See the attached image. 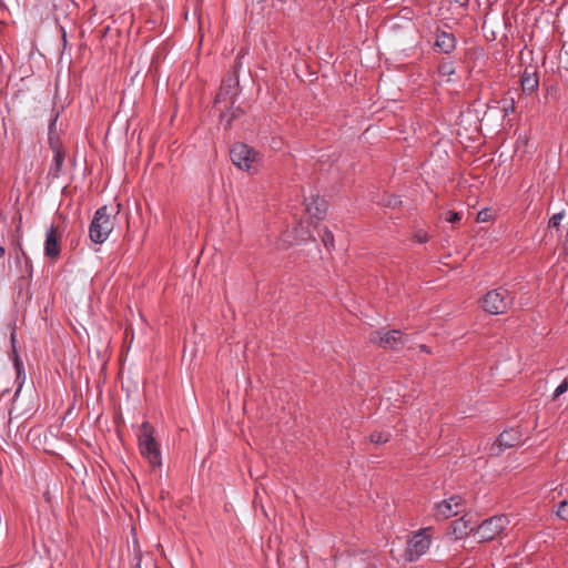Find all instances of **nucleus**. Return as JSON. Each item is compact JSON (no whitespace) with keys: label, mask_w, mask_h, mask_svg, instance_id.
I'll return each instance as SVG.
<instances>
[{"label":"nucleus","mask_w":568,"mask_h":568,"mask_svg":"<svg viewBox=\"0 0 568 568\" xmlns=\"http://www.w3.org/2000/svg\"><path fill=\"white\" fill-rule=\"evenodd\" d=\"M230 159L240 170L253 174L257 171L256 164L260 161V153L245 143L236 142L230 150Z\"/></svg>","instance_id":"f257e3e1"},{"label":"nucleus","mask_w":568,"mask_h":568,"mask_svg":"<svg viewBox=\"0 0 568 568\" xmlns=\"http://www.w3.org/2000/svg\"><path fill=\"white\" fill-rule=\"evenodd\" d=\"M153 427L150 423L144 422L141 425L139 434V447L143 457H145L150 465L155 468L161 466V453L159 444L153 436Z\"/></svg>","instance_id":"f03ea898"},{"label":"nucleus","mask_w":568,"mask_h":568,"mask_svg":"<svg viewBox=\"0 0 568 568\" xmlns=\"http://www.w3.org/2000/svg\"><path fill=\"white\" fill-rule=\"evenodd\" d=\"M113 230V223L110 220V213L108 206L103 205L99 207L91 221L89 227L90 240L95 244H102Z\"/></svg>","instance_id":"7ed1b4c3"},{"label":"nucleus","mask_w":568,"mask_h":568,"mask_svg":"<svg viewBox=\"0 0 568 568\" xmlns=\"http://www.w3.org/2000/svg\"><path fill=\"white\" fill-rule=\"evenodd\" d=\"M513 296L503 287L489 291L483 298V308L494 315L504 314L513 304Z\"/></svg>","instance_id":"20e7f679"},{"label":"nucleus","mask_w":568,"mask_h":568,"mask_svg":"<svg viewBox=\"0 0 568 568\" xmlns=\"http://www.w3.org/2000/svg\"><path fill=\"white\" fill-rule=\"evenodd\" d=\"M429 546L430 536L427 534V529L418 530L407 539L404 559L408 562L416 561L428 550Z\"/></svg>","instance_id":"39448f33"},{"label":"nucleus","mask_w":568,"mask_h":568,"mask_svg":"<svg viewBox=\"0 0 568 568\" xmlns=\"http://www.w3.org/2000/svg\"><path fill=\"white\" fill-rule=\"evenodd\" d=\"M508 518L504 515L494 516L486 520H484L477 527V535L479 536V541H489L493 540L496 536H498L507 526Z\"/></svg>","instance_id":"423d86ee"},{"label":"nucleus","mask_w":568,"mask_h":568,"mask_svg":"<svg viewBox=\"0 0 568 568\" xmlns=\"http://www.w3.org/2000/svg\"><path fill=\"white\" fill-rule=\"evenodd\" d=\"M369 339L383 348L398 349L405 345L404 335L398 329L388 332L374 331L371 333Z\"/></svg>","instance_id":"0eeeda50"},{"label":"nucleus","mask_w":568,"mask_h":568,"mask_svg":"<svg viewBox=\"0 0 568 568\" xmlns=\"http://www.w3.org/2000/svg\"><path fill=\"white\" fill-rule=\"evenodd\" d=\"M241 57L242 55L239 54L236 58L233 74L223 80L221 89L216 94L215 102H220L222 100H231L232 105L235 103V97L237 95L239 87L237 68L241 65Z\"/></svg>","instance_id":"6e6552de"},{"label":"nucleus","mask_w":568,"mask_h":568,"mask_svg":"<svg viewBox=\"0 0 568 568\" xmlns=\"http://www.w3.org/2000/svg\"><path fill=\"white\" fill-rule=\"evenodd\" d=\"M464 511L463 498L458 495L452 496L436 505V517L447 519Z\"/></svg>","instance_id":"1a4fd4ad"},{"label":"nucleus","mask_w":568,"mask_h":568,"mask_svg":"<svg viewBox=\"0 0 568 568\" xmlns=\"http://www.w3.org/2000/svg\"><path fill=\"white\" fill-rule=\"evenodd\" d=\"M60 240L61 235L58 233V229L54 225H51L47 231L44 241V255L48 258L57 260L60 256Z\"/></svg>","instance_id":"9d476101"},{"label":"nucleus","mask_w":568,"mask_h":568,"mask_svg":"<svg viewBox=\"0 0 568 568\" xmlns=\"http://www.w3.org/2000/svg\"><path fill=\"white\" fill-rule=\"evenodd\" d=\"M521 434L518 429H509L504 430L497 438V446H493L491 450L497 452L495 454L501 453L506 448H511L520 443Z\"/></svg>","instance_id":"9b49d317"},{"label":"nucleus","mask_w":568,"mask_h":568,"mask_svg":"<svg viewBox=\"0 0 568 568\" xmlns=\"http://www.w3.org/2000/svg\"><path fill=\"white\" fill-rule=\"evenodd\" d=\"M51 149L53 151V160L48 171V179L55 180L62 172L65 152L62 150L61 145H53Z\"/></svg>","instance_id":"f8f14e48"},{"label":"nucleus","mask_w":568,"mask_h":568,"mask_svg":"<svg viewBox=\"0 0 568 568\" xmlns=\"http://www.w3.org/2000/svg\"><path fill=\"white\" fill-rule=\"evenodd\" d=\"M474 529L473 523L466 520L465 517L454 520L450 525V534L454 535L455 539L467 537Z\"/></svg>","instance_id":"ddd939ff"},{"label":"nucleus","mask_w":568,"mask_h":568,"mask_svg":"<svg viewBox=\"0 0 568 568\" xmlns=\"http://www.w3.org/2000/svg\"><path fill=\"white\" fill-rule=\"evenodd\" d=\"M435 47L443 53H450L456 48V39L453 33L440 31L436 36Z\"/></svg>","instance_id":"4468645a"},{"label":"nucleus","mask_w":568,"mask_h":568,"mask_svg":"<svg viewBox=\"0 0 568 568\" xmlns=\"http://www.w3.org/2000/svg\"><path fill=\"white\" fill-rule=\"evenodd\" d=\"M327 210V203L325 200L320 199L318 196L314 199L311 203L306 204V211L311 217H315L316 220H322L325 216Z\"/></svg>","instance_id":"2eb2a0df"},{"label":"nucleus","mask_w":568,"mask_h":568,"mask_svg":"<svg viewBox=\"0 0 568 568\" xmlns=\"http://www.w3.org/2000/svg\"><path fill=\"white\" fill-rule=\"evenodd\" d=\"M520 83L524 92H534L538 88L537 72H528L526 70L521 75Z\"/></svg>","instance_id":"dca6fc26"},{"label":"nucleus","mask_w":568,"mask_h":568,"mask_svg":"<svg viewBox=\"0 0 568 568\" xmlns=\"http://www.w3.org/2000/svg\"><path fill=\"white\" fill-rule=\"evenodd\" d=\"M58 116H59V112H55V114L52 116V119L50 120V123H49L48 139H49L50 146L60 145L59 139L55 135Z\"/></svg>","instance_id":"f3484780"},{"label":"nucleus","mask_w":568,"mask_h":568,"mask_svg":"<svg viewBox=\"0 0 568 568\" xmlns=\"http://www.w3.org/2000/svg\"><path fill=\"white\" fill-rule=\"evenodd\" d=\"M10 339H11V344H12V356H13V364H14V368L17 371V375H18V378L20 377L21 375V372H22V368H23V364L17 353V348H16V332L14 329L11 332V336H10Z\"/></svg>","instance_id":"a211bd4d"},{"label":"nucleus","mask_w":568,"mask_h":568,"mask_svg":"<svg viewBox=\"0 0 568 568\" xmlns=\"http://www.w3.org/2000/svg\"><path fill=\"white\" fill-rule=\"evenodd\" d=\"M438 72L443 77H449L455 73V67L453 62L444 61L438 65Z\"/></svg>","instance_id":"6ab92c4d"},{"label":"nucleus","mask_w":568,"mask_h":568,"mask_svg":"<svg viewBox=\"0 0 568 568\" xmlns=\"http://www.w3.org/2000/svg\"><path fill=\"white\" fill-rule=\"evenodd\" d=\"M382 203L387 207L396 209L402 204V200L399 196L390 194L385 195L382 200Z\"/></svg>","instance_id":"aec40b11"},{"label":"nucleus","mask_w":568,"mask_h":568,"mask_svg":"<svg viewBox=\"0 0 568 568\" xmlns=\"http://www.w3.org/2000/svg\"><path fill=\"white\" fill-rule=\"evenodd\" d=\"M389 437H390V434L389 433H373L371 434L369 438H371V442L374 443V444H385L389 440Z\"/></svg>","instance_id":"412c9836"},{"label":"nucleus","mask_w":568,"mask_h":568,"mask_svg":"<svg viewBox=\"0 0 568 568\" xmlns=\"http://www.w3.org/2000/svg\"><path fill=\"white\" fill-rule=\"evenodd\" d=\"M322 242L327 250L334 246V236L328 229L323 230Z\"/></svg>","instance_id":"4be33fe9"},{"label":"nucleus","mask_w":568,"mask_h":568,"mask_svg":"<svg viewBox=\"0 0 568 568\" xmlns=\"http://www.w3.org/2000/svg\"><path fill=\"white\" fill-rule=\"evenodd\" d=\"M556 514L560 519L568 521V501L567 500H561L559 503L558 510Z\"/></svg>","instance_id":"5701e85b"},{"label":"nucleus","mask_w":568,"mask_h":568,"mask_svg":"<svg viewBox=\"0 0 568 568\" xmlns=\"http://www.w3.org/2000/svg\"><path fill=\"white\" fill-rule=\"evenodd\" d=\"M568 390V378H565L555 389L552 399L556 400L560 395Z\"/></svg>","instance_id":"b1692460"},{"label":"nucleus","mask_w":568,"mask_h":568,"mask_svg":"<svg viewBox=\"0 0 568 568\" xmlns=\"http://www.w3.org/2000/svg\"><path fill=\"white\" fill-rule=\"evenodd\" d=\"M445 220L448 223L455 224V223H457V222H459L462 220V213L455 212V211H448L446 213Z\"/></svg>","instance_id":"393cba45"},{"label":"nucleus","mask_w":568,"mask_h":568,"mask_svg":"<svg viewBox=\"0 0 568 568\" xmlns=\"http://www.w3.org/2000/svg\"><path fill=\"white\" fill-rule=\"evenodd\" d=\"M562 217H564V212H559V213L554 214L549 219L548 226L549 227H558L559 224H560V221L562 220Z\"/></svg>","instance_id":"a878e982"},{"label":"nucleus","mask_w":568,"mask_h":568,"mask_svg":"<svg viewBox=\"0 0 568 568\" xmlns=\"http://www.w3.org/2000/svg\"><path fill=\"white\" fill-rule=\"evenodd\" d=\"M491 219V212L488 209L481 210L477 213V222H488Z\"/></svg>","instance_id":"bb28decb"},{"label":"nucleus","mask_w":568,"mask_h":568,"mask_svg":"<svg viewBox=\"0 0 568 568\" xmlns=\"http://www.w3.org/2000/svg\"><path fill=\"white\" fill-rule=\"evenodd\" d=\"M220 119H221V122L224 123L225 130H229L232 125L233 118H230V115H227L226 113H221Z\"/></svg>","instance_id":"cd10ccee"},{"label":"nucleus","mask_w":568,"mask_h":568,"mask_svg":"<svg viewBox=\"0 0 568 568\" xmlns=\"http://www.w3.org/2000/svg\"><path fill=\"white\" fill-rule=\"evenodd\" d=\"M244 112H243V110L241 108H236V109L232 108L230 118H233V121H234L235 119H237Z\"/></svg>","instance_id":"c85d7f7f"},{"label":"nucleus","mask_w":568,"mask_h":568,"mask_svg":"<svg viewBox=\"0 0 568 568\" xmlns=\"http://www.w3.org/2000/svg\"><path fill=\"white\" fill-rule=\"evenodd\" d=\"M381 566H382V560L374 558L373 561L368 562L367 568H381Z\"/></svg>","instance_id":"c756f323"},{"label":"nucleus","mask_w":568,"mask_h":568,"mask_svg":"<svg viewBox=\"0 0 568 568\" xmlns=\"http://www.w3.org/2000/svg\"><path fill=\"white\" fill-rule=\"evenodd\" d=\"M416 237L418 240L419 243H425L427 241V235L426 234H416Z\"/></svg>","instance_id":"7c9ffc66"},{"label":"nucleus","mask_w":568,"mask_h":568,"mask_svg":"<svg viewBox=\"0 0 568 568\" xmlns=\"http://www.w3.org/2000/svg\"><path fill=\"white\" fill-rule=\"evenodd\" d=\"M455 3L459 4L460 7H467L469 0H453Z\"/></svg>","instance_id":"2f4dec72"},{"label":"nucleus","mask_w":568,"mask_h":568,"mask_svg":"<svg viewBox=\"0 0 568 568\" xmlns=\"http://www.w3.org/2000/svg\"><path fill=\"white\" fill-rule=\"evenodd\" d=\"M514 109H515V106H514V101H513V100H511V103H510V106H509V108H508V106H504V111H505L506 113H508V111H514Z\"/></svg>","instance_id":"473e14b6"},{"label":"nucleus","mask_w":568,"mask_h":568,"mask_svg":"<svg viewBox=\"0 0 568 568\" xmlns=\"http://www.w3.org/2000/svg\"><path fill=\"white\" fill-rule=\"evenodd\" d=\"M6 253V250L3 246L0 245V257H2Z\"/></svg>","instance_id":"72a5a7b5"},{"label":"nucleus","mask_w":568,"mask_h":568,"mask_svg":"<svg viewBox=\"0 0 568 568\" xmlns=\"http://www.w3.org/2000/svg\"><path fill=\"white\" fill-rule=\"evenodd\" d=\"M22 256L26 258V262L28 263L29 260H28V256L26 255V253L22 251Z\"/></svg>","instance_id":"f704fd0d"},{"label":"nucleus","mask_w":568,"mask_h":568,"mask_svg":"<svg viewBox=\"0 0 568 568\" xmlns=\"http://www.w3.org/2000/svg\"><path fill=\"white\" fill-rule=\"evenodd\" d=\"M20 388H22V385H19V388H17V393L20 392Z\"/></svg>","instance_id":"c9c22d12"},{"label":"nucleus","mask_w":568,"mask_h":568,"mask_svg":"<svg viewBox=\"0 0 568 568\" xmlns=\"http://www.w3.org/2000/svg\"><path fill=\"white\" fill-rule=\"evenodd\" d=\"M20 388H22V385H19V388H17V393L20 392Z\"/></svg>","instance_id":"e433bc0d"},{"label":"nucleus","mask_w":568,"mask_h":568,"mask_svg":"<svg viewBox=\"0 0 568 568\" xmlns=\"http://www.w3.org/2000/svg\"><path fill=\"white\" fill-rule=\"evenodd\" d=\"M135 568H140V565H136V567H135Z\"/></svg>","instance_id":"4c0bfd02"}]
</instances>
